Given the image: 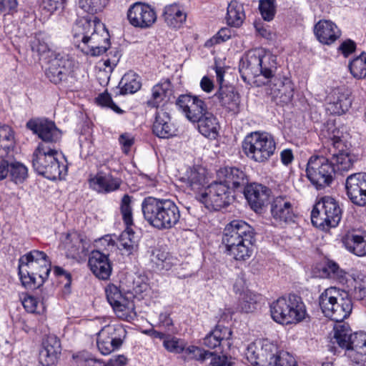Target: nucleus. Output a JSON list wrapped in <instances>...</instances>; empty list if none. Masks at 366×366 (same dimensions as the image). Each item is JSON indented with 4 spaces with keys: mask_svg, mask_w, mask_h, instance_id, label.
<instances>
[{
    "mask_svg": "<svg viewBox=\"0 0 366 366\" xmlns=\"http://www.w3.org/2000/svg\"><path fill=\"white\" fill-rule=\"evenodd\" d=\"M222 242L229 256L236 260L244 261L254 252V229L244 221L232 220L224 227Z\"/></svg>",
    "mask_w": 366,
    "mask_h": 366,
    "instance_id": "1",
    "label": "nucleus"
},
{
    "mask_svg": "<svg viewBox=\"0 0 366 366\" xmlns=\"http://www.w3.org/2000/svg\"><path fill=\"white\" fill-rule=\"evenodd\" d=\"M74 41L82 52L92 56L104 54L110 45L104 25L96 21H79L73 28Z\"/></svg>",
    "mask_w": 366,
    "mask_h": 366,
    "instance_id": "2",
    "label": "nucleus"
},
{
    "mask_svg": "<svg viewBox=\"0 0 366 366\" xmlns=\"http://www.w3.org/2000/svg\"><path fill=\"white\" fill-rule=\"evenodd\" d=\"M50 271L51 262L42 251L31 250L19 259V274L25 287H39L47 280Z\"/></svg>",
    "mask_w": 366,
    "mask_h": 366,
    "instance_id": "3",
    "label": "nucleus"
},
{
    "mask_svg": "<svg viewBox=\"0 0 366 366\" xmlns=\"http://www.w3.org/2000/svg\"><path fill=\"white\" fill-rule=\"evenodd\" d=\"M319 303L325 317L342 322L350 316L353 304L348 292L336 287H330L320 295Z\"/></svg>",
    "mask_w": 366,
    "mask_h": 366,
    "instance_id": "4",
    "label": "nucleus"
},
{
    "mask_svg": "<svg viewBox=\"0 0 366 366\" xmlns=\"http://www.w3.org/2000/svg\"><path fill=\"white\" fill-rule=\"evenodd\" d=\"M60 156L54 145L39 144L33 154L34 170L49 179H61L66 173V167L60 164Z\"/></svg>",
    "mask_w": 366,
    "mask_h": 366,
    "instance_id": "5",
    "label": "nucleus"
},
{
    "mask_svg": "<svg viewBox=\"0 0 366 366\" xmlns=\"http://www.w3.org/2000/svg\"><path fill=\"white\" fill-rule=\"evenodd\" d=\"M270 313L274 321L282 325L297 324L307 316L302 298L296 295L283 296L270 305Z\"/></svg>",
    "mask_w": 366,
    "mask_h": 366,
    "instance_id": "6",
    "label": "nucleus"
},
{
    "mask_svg": "<svg viewBox=\"0 0 366 366\" xmlns=\"http://www.w3.org/2000/svg\"><path fill=\"white\" fill-rule=\"evenodd\" d=\"M273 67L274 56L261 49H255L249 51L241 60L239 73L244 81H250L259 75L269 79L273 76Z\"/></svg>",
    "mask_w": 366,
    "mask_h": 366,
    "instance_id": "7",
    "label": "nucleus"
},
{
    "mask_svg": "<svg viewBox=\"0 0 366 366\" xmlns=\"http://www.w3.org/2000/svg\"><path fill=\"white\" fill-rule=\"evenodd\" d=\"M242 149L248 158L256 162L264 163L274 154L276 142L271 134L255 132L245 137Z\"/></svg>",
    "mask_w": 366,
    "mask_h": 366,
    "instance_id": "8",
    "label": "nucleus"
},
{
    "mask_svg": "<svg viewBox=\"0 0 366 366\" xmlns=\"http://www.w3.org/2000/svg\"><path fill=\"white\" fill-rule=\"evenodd\" d=\"M342 217L339 203L331 197H324L318 201L311 213V221L316 227L323 230L335 227Z\"/></svg>",
    "mask_w": 366,
    "mask_h": 366,
    "instance_id": "9",
    "label": "nucleus"
},
{
    "mask_svg": "<svg viewBox=\"0 0 366 366\" xmlns=\"http://www.w3.org/2000/svg\"><path fill=\"white\" fill-rule=\"evenodd\" d=\"M329 139L332 148L328 149L332 157L330 164L334 167V173L350 170L356 162V157L347 151H345V143L342 139V133L335 127L328 129Z\"/></svg>",
    "mask_w": 366,
    "mask_h": 366,
    "instance_id": "10",
    "label": "nucleus"
},
{
    "mask_svg": "<svg viewBox=\"0 0 366 366\" xmlns=\"http://www.w3.org/2000/svg\"><path fill=\"white\" fill-rule=\"evenodd\" d=\"M196 198L210 210H219L229 205L234 199L229 186L219 179L205 187Z\"/></svg>",
    "mask_w": 366,
    "mask_h": 366,
    "instance_id": "11",
    "label": "nucleus"
},
{
    "mask_svg": "<svg viewBox=\"0 0 366 366\" xmlns=\"http://www.w3.org/2000/svg\"><path fill=\"white\" fill-rule=\"evenodd\" d=\"M280 352L277 346L268 340H259L247 346L244 355L248 362L255 366H274Z\"/></svg>",
    "mask_w": 366,
    "mask_h": 366,
    "instance_id": "12",
    "label": "nucleus"
},
{
    "mask_svg": "<svg viewBox=\"0 0 366 366\" xmlns=\"http://www.w3.org/2000/svg\"><path fill=\"white\" fill-rule=\"evenodd\" d=\"M334 167L330 164L328 157L323 155H313L309 159L306 174L310 182L321 189L328 186L332 181Z\"/></svg>",
    "mask_w": 366,
    "mask_h": 366,
    "instance_id": "13",
    "label": "nucleus"
},
{
    "mask_svg": "<svg viewBox=\"0 0 366 366\" xmlns=\"http://www.w3.org/2000/svg\"><path fill=\"white\" fill-rule=\"evenodd\" d=\"M99 244L105 247V252L99 250L92 252L88 265L92 273L100 280H107L112 271V264L109 259V252L114 247V241L109 236L99 239Z\"/></svg>",
    "mask_w": 366,
    "mask_h": 366,
    "instance_id": "14",
    "label": "nucleus"
},
{
    "mask_svg": "<svg viewBox=\"0 0 366 366\" xmlns=\"http://www.w3.org/2000/svg\"><path fill=\"white\" fill-rule=\"evenodd\" d=\"M48 63L46 76L50 81L56 84L66 79L74 66V60L69 54L62 51L55 54Z\"/></svg>",
    "mask_w": 366,
    "mask_h": 366,
    "instance_id": "15",
    "label": "nucleus"
},
{
    "mask_svg": "<svg viewBox=\"0 0 366 366\" xmlns=\"http://www.w3.org/2000/svg\"><path fill=\"white\" fill-rule=\"evenodd\" d=\"M26 127L42 140L40 144L51 147V144L57 142L61 137L60 130L54 123L46 119H31L27 122Z\"/></svg>",
    "mask_w": 366,
    "mask_h": 366,
    "instance_id": "16",
    "label": "nucleus"
},
{
    "mask_svg": "<svg viewBox=\"0 0 366 366\" xmlns=\"http://www.w3.org/2000/svg\"><path fill=\"white\" fill-rule=\"evenodd\" d=\"M127 16L131 25L141 29L150 27L157 19L154 9L148 4L141 2H136L131 5Z\"/></svg>",
    "mask_w": 366,
    "mask_h": 366,
    "instance_id": "17",
    "label": "nucleus"
},
{
    "mask_svg": "<svg viewBox=\"0 0 366 366\" xmlns=\"http://www.w3.org/2000/svg\"><path fill=\"white\" fill-rule=\"evenodd\" d=\"M177 105L192 122H197L207 112V105L203 100L189 94L179 96Z\"/></svg>",
    "mask_w": 366,
    "mask_h": 366,
    "instance_id": "18",
    "label": "nucleus"
},
{
    "mask_svg": "<svg viewBox=\"0 0 366 366\" xmlns=\"http://www.w3.org/2000/svg\"><path fill=\"white\" fill-rule=\"evenodd\" d=\"M270 212L273 220L280 225L294 222L293 206L290 199L285 196H278L273 199Z\"/></svg>",
    "mask_w": 366,
    "mask_h": 366,
    "instance_id": "19",
    "label": "nucleus"
},
{
    "mask_svg": "<svg viewBox=\"0 0 366 366\" xmlns=\"http://www.w3.org/2000/svg\"><path fill=\"white\" fill-rule=\"evenodd\" d=\"M161 217L157 220L155 228L167 229L174 227L179 221L180 212L176 204L167 199H162L160 204Z\"/></svg>",
    "mask_w": 366,
    "mask_h": 366,
    "instance_id": "20",
    "label": "nucleus"
},
{
    "mask_svg": "<svg viewBox=\"0 0 366 366\" xmlns=\"http://www.w3.org/2000/svg\"><path fill=\"white\" fill-rule=\"evenodd\" d=\"M328 109L333 114H342L347 112L352 105L351 92L345 87L336 88L328 96Z\"/></svg>",
    "mask_w": 366,
    "mask_h": 366,
    "instance_id": "21",
    "label": "nucleus"
},
{
    "mask_svg": "<svg viewBox=\"0 0 366 366\" xmlns=\"http://www.w3.org/2000/svg\"><path fill=\"white\" fill-rule=\"evenodd\" d=\"M345 249L358 257L366 256V232L361 230L348 231L342 237Z\"/></svg>",
    "mask_w": 366,
    "mask_h": 366,
    "instance_id": "22",
    "label": "nucleus"
},
{
    "mask_svg": "<svg viewBox=\"0 0 366 366\" xmlns=\"http://www.w3.org/2000/svg\"><path fill=\"white\" fill-rule=\"evenodd\" d=\"M244 193L252 209L257 212L267 203L269 189L262 184L253 183L246 187Z\"/></svg>",
    "mask_w": 366,
    "mask_h": 366,
    "instance_id": "23",
    "label": "nucleus"
},
{
    "mask_svg": "<svg viewBox=\"0 0 366 366\" xmlns=\"http://www.w3.org/2000/svg\"><path fill=\"white\" fill-rule=\"evenodd\" d=\"M152 129L154 134L159 138H169L175 134L176 129L166 109L163 108L157 109Z\"/></svg>",
    "mask_w": 366,
    "mask_h": 366,
    "instance_id": "24",
    "label": "nucleus"
},
{
    "mask_svg": "<svg viewBox=\"0 0 366 366\" xmlns=\"http://www.w3.org/2000/svg\"><path fill=\"white\" fill-rule=\"evenodd\" d=\"M232 335V332L229 328L217 325L203 339V345L209 349H214L226 343L228 348H230L232 345L230 341Z\"/></svg>",
    "mask_w": 366,
    "mask_h": 366,
    "instance_id": "25",
    "label": "nucleus"
},
{
    "mask_svg": "<svg viewBox=\"0 0 366 366\" xmlns=\"http://www.w3.org/2000/svg\"><path fill=\"white\" fill-rule=\"evenodd\" d=\"M315 34L320 42L327 45L332 44L340 36L338 27L328 20L318 21L315 26Z\"/></svg>",
    "mask_w": 366,
    "mask_h": 366,
    "instance_id": "26",
    "label": "nucleus"
},
{
    "mask_svg": "<svg viewBox=\"0 0 366 366\" xmlns=\"http://www.w3.org/2000/svg\"><path fill=\"white\" fill-rule=\"evenodd\" d=\"M360 173H354L349 175L345 181V189L348 198L350 201L360 207L366 205L362 184L360 180Z\"/></svg>",
    "mask_w": 366,
    "mask_h": 366,
    "instance_id": "27",
    "label": "nucleus"
},
{
    "mask_svg": "<svg viewBox=\"0 0 366 366\" xmlns=\"http://www.w3.org/2000/svg\"><path fill=\"white\" fill-rule=\"evenodd\" d=\"M60 342L56 337H50L44 342L39 352V362L43 366L54 365L60 355Z\"/></svg>",
    "mask_w": 366,
    "mask_h": 366,
    "instance_id": "28",
    "label": "nucleus"
},
{
    "mask_svg": "<svg viewBox=\"0 0 366 366\" xmlns=\"http://www.w3.org/2000/svg\"><path fill=\"white\" fill-rule=\"evenodd\" d=\"M349 347L345 355L355 363H359L366 355V332H355L350 337Z\"/></svg>",
    "mask_w": 366,
    "mask_h": 366,
    "instance_id": "29",
    "label": "nucleus"
},
{
    "mask_svg": "<svg viewBox=\"0 0 366 366\" xmlns=\"http://www.w3.org/2000/svg\"><path fill=\"white\" fill-rule=\"evenodd\" d=\"M217 176L224 184L229 186V189H237L244 187L247 180L244 173L236 167H226L218 171Z\"/></svg>",
    "mask_w": 366,
    "mask_h": 366,
    "instance_id": "30",
    "label": "nucleus"
},
{
    "mask_svg": "<svg viewBox=\"0 0 366 366\" xmlns=\"http://www.w3.org/2000/svg\"><path fill=\"white\" fill-rule=\"evenodd\" d=\"M215 96L221 105L228 112L237 114L239 112L240 98L239 94L231 87L220 86Z\"/></svg>",
    "mask_w": 366,
    "mask_h": 366,
    "instance_id": "31",
    "label": "nucleus"
},
{
    "mask_svg": "<svg viewBox=\"0 0 366 366\" xmlns=\"http://www.w3.org/2000/svg\"><path fill=\"white\" fill-rule=\"evenodd\" d=\"M120 180L114 178L110 174L98 172L89 179L90 186L99 192H110L117 189L120 185Z\"/></svg>",
    "mask_w": 366,
    "mask_h": 366,
    "instance_id": "32",
    "label": "nucleus"
},
{
    "mask_svg": "<svg viewBox=\"0 0 366 366\" xmlns=\"http://www.w3.org/2000/svg\"><path fill=\"white\" fill-rule=\"evenodd\" d=\"M180 179L197 194L205 184V171L202 167H191L182 174Z\"/></svg>",
    "mask_w": 366,
    "mask_h": 366,
    "instance_id": "33",
    "label": "nucleus"
},
{
    "mask_svg": "<svg viewBox=\"0 0 366 366\" xmlns=\"http://www.w3.org/2000/svg\"><path fill=\"white\" fill-rule=\"evenodd\" d=\"M162 199L152 197L145 198L142 203V210L144 219L154 227H156L157 220L161 217V204Z\"/></svg>",
    "mask_w": 366,
    "mask_h": 366,
    "instance_id": "34",
    "label": "nucleus"
},
{
    "mask_svg": "<svg viewBox=\"0 0 366 366\" xmlns=\"http://www.w3.org/2000/svg\"><path fill=\"white\" fill-rule=\"evenodd\" d=\"M163 16L166 23L173 28H179L187 19V14L183 8L177 4L166 6Z\"/></svg>",
    "mask_w": 366,
    "mask_h": 366,
    "instance_id": "35",
    "label": "nucleus"
},
{
    "mask_svg": "<svg viewBox=\"0 0 366 366\" xmlns=\"http://www.w3.org/2000/svg\"><path fill=\"white\" fill-rule=\"evenodd\" d=\"M31 50L41 58L46 59L54 56L57 52H53L50 48V39L47 34L39 32L35 34L31 41Z\"/></svg>",
    "mask_w": 366,
    "mask_h": 366,
    "instance_id": "36",
    "label": "nucleus"
},
{
    "mask_svg": "<svg viewBox=\"0 0 366 366\" xmlns=\"http://www.w3.org/2000/svg\"><path fill=\"white\" fill-rule=\"evenodd\" d=\"M197 122H198L199 131L202 135L212 139L217 138L219 126L212 114L207 112Z\"/></svg>",
    "mask_w": 366,
    "mask_h": 366,
    "instance_id": "37",
    "label": "nucleus"
},
{
    "mask_svg": "<svg viewBox=\"0 0 366 366\" xmlns=\"http://www.w3.org/2000/svg\"><path fill=\"white\" fill-rule=\"evenodd\" d=\"M64 247L66 256L71 258H76L84 252L86 249L85 243L77 234H68L66 235Z\"/></svg>",
    "mask_w": 366,
    "mask_h": 366,
    "instance_id": "38",
    "label": "nucleus"
},
{
    "mask_svg": "<svg viewBox=\"0 0 366 366\" xmlns=\"http://www.w3.org/2000/svg\"><path fill=\"white\" fill-rule=\"evenodd\" d=\"M137 240L132 230L127 228L119 236L117 242L118 249L123 254L129 255L137 251Z\"/></svg>",
    "mask_w": 366,
    "mask_h": 366,
    "instance_id": "39",
    "label": "nucleus"
},
{
    "mask_svg": "<svg viewBox=\"0 0 366 366\" xmlns=\"http://www.w3.org/2000/svg\"><path fill=\"white\" fill-rule=\"evenodd\" d=\"M245 19L243 5L237 1H232L227 6L226 20L229 25L240 26Z\"/></svg>",
    "mask_w": 366,
    "mask_h": 366,
    "instance_id": "40",
    "label": "nucleus"
},
{
    "mask_svg": "<svg viewBox=\"0 0 366 366\" xmlns=\"http://www.w3.org/2000/svg\"><path fill=\"white\" fill-rule=\"evenodd\" d=\"M336 322L333 328L334 342H336L340 347L347 350L351 340L350 337L352 336L353 334L351 333V330L348 324L342 321Z\"/></svg>",
    "mask_w": 366,
    "mask_h": 366,
    "instance_id": "41",
    "label": "nucleus"
},
{
    "mask_svg": "<svg viewBox=\"0 0 366 366\" xmlns=\"http://www.w3.org/2000/svg\"><path fill=\"white\" fill-rule=\"evenodd\" d=\"M119 86L120 94H134L137 92L141 87V84L138 76L135 73L129 71L123 76Z\"/></svg>",
    "mask_w": 366,
    "mask_h": 366,
    "instance_id": "42",
    "label": "nucleus"
},
{
    "mask_svg": "<svg viewBox=\"0 0 366 366\" xmlns=\"http://www.w3.org/2000/svg\"><path fill=\"white\" fill-rule=\"evenodd\" d=\"M170 82L168 80L154 86L152 90V97L147 102L148 105L153 107H158L159 104L170 92Z\"/></svg>",
    "mask_w": 366,
    "mask_h": 366,
    "instance_id": "43",
    "label": "nucleus"
},
{
    "mask_svg": "<svg viewBox=\"0 0 366 366\" xmlns=\"http://www.w3.org/2000/svg\"><path fill=\"white\" fill-rule=\"evenodd\" d=\"M261 297L252 292L251 290H246V292L241 293L238 299V308L244 312H252L256 308V305L259 302Z\"/></svg>",
    "mask_w": 366,
    "mask_h": 366,
    "instance_id": "44",
    "label": "nucleus"
},
{
    "mask_svg": "<svg viewBox=\"0 0 366 366\" xmlns=\"http://www.w3.org/2000/svg\"><path fill=\"white\" fill-rule=\"evenodd\" d=\"M102 330L104 334L109 336L119 347L122 345L127 335L126 330L120 324H109L104 326Z\"/></svg>",
    "mask_w": 366,
    "mask_h": 366,
    "instance_id": "45",
    "label": "nucleus"
},
{
    "mask_svg": "<svg viewBox=\"0 0 366 366\" xmlns=\"http://www.w3.org/2000/svg\"><path fill=\"white\" fill-rule=\"evenodd\" d=\"M349 69L354 78L361 79L366 77V53L361 54L349 64Z\"/></svg>",
    "mask_w": 366,
    "mask_h": 366,
    "instance_id": "46",
    "label": "nucleus"
},
{
    "mask_svg": "<svg viewBox=\"0 0 366 366\" xmlns=\"http://www.w3.org/2000/svg\"><path fill=\"white\" fill-rule=\"evenodd\" d=\"M112 307L117 316L120 319L129 321L136 316L134 303L127 300L126 298L124 301H120L119 303L114 305Z\"/></svg>",
    "mask_w": 366,
    "mask_h": 366,
    "instance_id": "47",
    "label": "nucleus"
},
{
    "mask_svg": "<svg viewBox=\"0 0 366 366\" xmlns=\"http://www.w3.org/2000/svg\"><path fill=\"white\" fill-rule=\"evenodd\" d=\"M9 174L12 182L15 184H21L27 178L28 170L22 163L13 161L11 158Z\"/></svg>",
    "mask_w": 366,
    "mask_h": 366,
    "instance_id": "48",
    "label": "nucleus"
},
{
    "mask_svg": "<svg viewBox=\"0 0 366 366\" xmlns=\"http://www.w3.org/2000/svg\"><path fill=\"white\" fill-rule=\"evenodd\" d=\"M182 354L186 360H194L201 362L207 360L208 355H210L209 351H206L195 345L187 346L186 343Z\"/></svg>",
    "mask_w": 366,
    "mask_h": 366,
    "instance_id": "49",
    "label": "nucleus"
},
{
    "mask_svg": "<svg viewBox=\"0 0 366 366\" xmlns=\"http://www.w3.org/2000/svg\"><path fill=\"white\" fill-rule=\"evenodd\" d=\"M97 345L99 350L104 355H109L119 348L102 330L97 333Z\"/></svg>",
    "mask_w": 366,
    "mask_h": 366,
    "instance_id": "50",
    "label": "nucleus"
},
{
    "mask_svg": "<svg viewBox=\"0 0 366 366\" xmlns=\"http://www.w3.org/2000/svg\"><path fill=\"white\" fill-rule=\"evenodd\" d=\"M352 294L355 298L363 300L366 297V276L362 274H358L353 277L352 280Z\"/></svg>",
    "mask_w": 366,
    "mask_h": 366,
    "instance_id": "51",
    "label": "nucleus"
},
{
    "mask_svg": "<svg viewBox=\"0 0 366 366\" xmlns=\"http://www.w3.org/2000/svg\"><path fill=\"white\" fill-rule=\"evenodd\" d=\"M152 261L162 269L168 270L172 265V259L169 254L161 249H155L152 252Z\"/></svg>",
    "mask_w": 366,
    "mask_h": 366,
    "instance_id": "52",
    "label": "nucleus"
},
{
    "mask_svg": "<svg viewBox=\"0 0 366 366\" xmlns=\"http://www.w3.org/2000/svg\"><path fill=\"white\" fill-rule=\"evenodd\" d=\"M121 213L124 222L127 226L133 224L132 197L128 194H124L120 204Z\"/></svg>",
    "mask_w": 366,
    "mask_h": 366,
    "instance_id": "53",
    "label": "nucleus"
},
{
    "mask_svg": "<svg viewBox=\"0 0 366 366\" xmlns=\"http://www.w3.org/2000/svg\"><path fill=\"white\" fill-rule=\"evenodd\" d=\"M325 270L328 273L330 277L336 280L339 282L344 283L346 281V272L336 262L332 260L327 261Z\"/></svg>",
    "mask_w": 366,
    "mask_h": 366,
    "instance_id": "54",
    "label": "nucleus"
},
{
    "mask_svg": "<svg viewBox=\"0 0 366 366\" xmlns=\"http://www.w3.org/2000/svg\"><path fill=\"white\" fill-rule=\"evenodd\" d=\"M24 309L31 313H41L44 310L42 302H39L34 296L26 295L21 300Z\"/></svg>",
    "mask_w": 366,
    "mask_h": 366,
    "instance_id": "55",
    "label": "nucleus"
},
{
    "mask_svg": "<svg viewBox=\"0 0 366 366\" xmlns=\"http://www.w3.org/2000/svg\"><path fill=\"white\" fill-rule=\"evenodd\" d=\"M184 340L175 337L168 336L163 341L164 348L170 352L182 354L185 346Z\"/></svg>",
    "mask_w": 366,
    "mask_h": 366,
    "instance_id": "56",
    "label": "nucleus"
},
{
    "mask_svg": "<svg viewBox=\"0 0 366 366\" xmlns=\"http://www.w3.org/2000/svg\"><path fill=\"white\" fill-rule=\"evenodd\" d=\"M275 0H260L259 11L263 19L271 21L275 14Z\"/></svg>",
    "mask_w": 366,
    "mask_h": 366,
    "instance_id": "57",
    "label": "nucleus"
},
{
    "mask_svg": "<svg viewBox=\"0 0 366 366\" xmlns=\"http://www.w3.org/2000/svg\"><path fill=\"white\" fill-rule=\"evenodd\" d=\"M79 6L87 13L95 14L102 11L106 5L101 0H79Z\"/></svg>",
    "mask_w": 366,
    "mask_h": 366,
    "instance_id": "58",
    "label": "nucleus"
},
{
    "mask_svg": "<svg viewBox=\"0 0 366 366\" xmlns=\"http://www.w3.org/2000/svg\"><path fill=\"white\" fill-rule=\"evenodd\" d=\"M105 292L111 306L119 303L120 301H124L125 297H123L122 292L117 286L113 284L109 285L106 287Z\"/></svg>",
    "mask_w": 366,
    "mask_h": 366,
    "instance_id": "59",
    "label": "nucleus"
},
{
    "mask_svg": "<svg viewBox=\"0 0 366 366\" xmlns=\"http://www.w3.org/2000/svg\"><path fill=\"white\" fill-rule=\"evenodd\" d=\"M208 359H210L211 366H232V357L226 354H217L209 352Z\"/></svg>",
    "mask_w": 366,
    "mask_h": 366,
    "instance_id": "60",
    "label": "nucleus"
},
{
    "mask_svg": "<svg viewBox=\"0 0 366 366\" xmlns=\"http://www.w3.org/2000/svg\"><path fill=\"white\" fill-rule=\"evenodd\" d=\"M277 364L274 366H297L295 358L289 352L281 351L279 354Z\"/></svg>",
    "mask_w": 366,
    "mask_h": 366,
    "instance_id": "61",
    "label": "nucleus"
},
{
    "mask_svg": "<svg viewBox=\"0 0 366 366\" xmlns=\"http://www.w3.org/2000/svg\"><path fill=\"white\" fill-rule=\"evenodd\" d=\"M97 103L103 107L111 108L117 112H119L121 109L113 102L112 97L108 93L100 94L97 98Z\"/></svg>",
    "mask_w": 366,
    "mask_h": 366,
    "instance_id": "62",
    "label": "nucleus"
},
{
    "mask_svg": "<svg viewBox=\"0 0 366 366\" xmlns=\"http://www.w3.org/2000/svg\"><path fill=\"white\" fill-rule=\"evenodd\" d=\"M66 0H43V7L50 13L64 8Z\"/></svg>",
    "mask_w": 366,
    "mask_h": 366,
    "instance_id": "63",
    "label": "nucleus"
},
{
    "mask_svg": "<svg viewBox=\"0 0 366 366\" xmlns=\"http://www.w3.org/2000/svg\"><path fill=\"white\" fill-rule=\"evenodd\" d=\"M11 157L6 156L3 157V154H1L0 159V181L6 179L9 172V167Z\"/></svg>",
    "mask_w": 366,
    "mask_h": 366,
    "instance_id": "64",
    "label": "nucleus"
}]
</instances>
